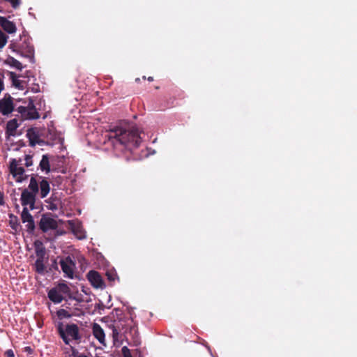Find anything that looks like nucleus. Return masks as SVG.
<instances>
[{"instance_id": "f257e3e1", "label": "nucleus", "mask_w": 357, "mask_h": 357, "mask_svg": "<svg viewBox=\"0 0 357 357\" xmlns=\"http://www.w3.org/2000/svg\"><path fill=\"white\" fill-rule=\"evenodd\" d=\"M105 137L111 141L112 144H120L129 150L136 149L142 142L139 130L135 127H114L107 131Z\"/></svg>"}, {"instance_id": "f03ea898", "label": "nucleus", "mask_w": 357, "mask_h": 357, "mask_svg": "<svg viewBox=\"0 0 357 357\" xmlns=\"http://www.w3.org/2000/svg\"><path fill=\"white\" fill-rule=\"evenodd\" d=\"M39 192L38 181L36 176H31L28 188H24L21 192V204L23 208L33 210L36 208V195Z\"/></svg>"}, {"instance_id": "7ed1b4c3", "label": "nucleus", "mask_w": 357, "mask_h": 357, "mask_svg": "<svg viewBox=\"0 0 357 357\" xmlns=\"http://www.w3.org/2000/svg\"><path fill=\"white\" fill-rule=\"evenodd\" d=\"M57 331L61 337L66 344L70 343V339L68 337H71L73 340H75V341H77V340H80L81 338L79 328L76 324L74 323L68 324L65 331L61 325L58 326Z\"/></svg>"}, {"instance_id": "20e7f679", "label": "nucleus", "mask_w": 357, "mask_h": 357, "mask_svg": "<svg viewBox=\"0 0 357 357\" xmlns=\"http://www.w3.org/2000/svg\"><path fill=\"white\" fill-rule=\"evenodd\" d=\"M17 112L21 114V117L24 119H36L40 118V114L36 109L33 101L30 100L26 107H19Z\"/></svg>"}, {"instance_id": "39448f33", "label": "nucleus", "mask_w": 357, "mask_h": 357, "mask_svg": "<svg viewBox=\"0 0 357 357\" xmlns=\"http://www.w3.org/2000/svg\"><path fill=\"white\" fill-rule=\"evenodd\" d=\"M128 320L126 319H119L118 321H114V323L111 324L109 327L112 329V336L113 338L114 342H118L120 339L121 333H127L128 328L126 327L128 324Z\"/></svg>"}, {"instance_id": "423d86ee", "label": "nucleus", "mask_w": 357, "mask_h": 357, "mask_svg": "<svg viewBox=\"0 0 357 357\" xmlns=\"http://www.w3.org/2000/svg\"><path fill=\"white\" fill-rule=\"evenodd\" d=\"M59 264L61 266V270L65 275L70 279L74 278L75 269L76 268V264L71 257L69 255L66 257L61 258L59 261Z\"/></svg>"}, {"instance_id": "0eeeda50", "label": "nucleus", "mask_w": 357, "mask_h": 357, "mask_svg": "<svg viewBox=\"0 0 357 357\" xmlns=\"http://www.w3.org/2000/svg\"><path fill=\"white\" fill-rule=\"evenodd\" d=\"M58 227V222L51 213H45L39 221V229L43 232H47L50 229H55Z\"/></svg>"}, {"instance_id": "6e6552de", "label": "nucleus", "mask_w": 357, "mask_h": 357, "mask_svg": "<svg viewBox=\"0 0 357 357\" xmlns=\"http://www.w3.org/2000/svg\"><path fill=\"white\" fill-rule=\"evenodd\" d=\"M10 172L15 180L18 183L25 181L28 177V175L25 174L24 167H19L15 160H13L10 165Z\"/></svg>"}, {"instance_id": "1a4fd4ad", "label": "nucleus", "mask_w": 357, "mask_h": 357, "mask_svg": "<svg viewBox=\"0 0 357 357\" xmlns=\"http://www.w3.org/2000/svg\"><path fill=\"white\" fill-rule=\"evenodd\" d=\"M30 208H23L21 213V220L23 223H26V231L29 234L33 233L36 229V224L33 220V218L29 213Z\"/></svg>"}, {"instance_id": "9d476101", "label": "nucleus", "mask_w": 357, "mask_h": 357, "mask_svg": "<svg viewBox=\"0 0 357 357\" xmlns=\"http://www.w3.org/2000/svg\"><path fill=\"white\" fill-rule=\"evenodd\" d=\"M86 276L87 279L90 282V284L93 287L104 288L105 287L102 275L98 271L91 270L89 271Z\"/></svg>"}, {"instance_id": "9b49d317", "label": "nucleus", "mask_w": 357, "mask_h": 357, "mask_svg": "<svg viewBox=\"0 0 357 357\" xmlns=\"http://www.w3.org/2000/svg\"><path fill=\"white\" fill-rule=\"evenodd\" d=\"M14 109L13 98L9 93H6L3 98H1V114L8 115Z\"/></svg>"}, {"instance_id": "f8f14e48", "label": "nucleus", "mask_w": 357, "mask_h": 357, "mask_svg": "<svg viewBox=\"0 0 357 357\" xmlns=\"http://www.w3.org/2000/svg\"><path fill=\"white\" fill-rule=\"evenodd\" d=\"M20 49L23 55L29 57L31 60L33 59L35 50L33 45L29 39L22 42Z\"/></svg>"}, {"instance_id": "ddd939ff", "label": "nucleus", "mask_w": 357, "mask_h": 357, "mask_svg": "<svg viewBox=\"0 0 357 357\" xmlns=\"http://www.w3.org/2000/svg\"><path fill=\"white\" fill-rule=\"evenodd\" d=\"M1 29H3L7 34H15L17 32V25L13 21L8 20L4 16H1Z\"/></svg>"}, {"instance_id": "4468645a", "label": "nucleus", "mask_w": 357, "mask_h": 357, "mask_svg": "<svg viewBox=\"0 0 357 357\" xmlns=\"http://www.w3.org/2000/svg\"><path fill=\"white\" fill-rule=\"evenodd\" d=\"M92 332L93 336L98 342L102 345H106L105 333L98 323L94 322L92 325Z\"/></svg>"}, {"instance_id": "2eb2a0df", "label": "nucleus", "mask_w": 357, "mask_h": 357, "mask_svg": "<svg viewBox=\"0 0 357 357\" xmlns=\"http://www.w3.org/2000/svg\"><path fill=\"white\" fill-rule=\"evenodd\" d=\"M48 297L54 303H59L63 300L57 286L48 291Z\"/></svg>"}, {"instance_id": "dca6fc26", "label": "nucleus", "mask_w": 357, "mask_h": 357, "mask_svg": "<svg viewBox=\"0 0 357 357\" xmlns=\"http://www.w3.org/2000/svg\"><path fill=\"white\" fill-rule=\"evenodd\" d=\"M39 184V195L41 198L46 197L50 190L49 182L46 178H43L41 181L38 182Z\"/></svg>"}, {"instance_id": "f3484780", "label": "nucleus", "mask_w": 357, "mask_h": 357, "mask_svg": "<svg viewBox=\"0 0 357 357\" xmlns=\"http://www.w3.org/2000/svg\"><path fill=\"white\" fill-rule=\"evenodd\" d=\"M35 254L36 255L37 259H44L45 255V248L43 243L40 240H36L34 242Z\"/></svg>"}, {"instance_id": "a211bd4d", "label": "nucleus", "mask_w": 357, "mask_h": 357, "mask_svg": "<svg viewBox=\"0 0 357 357\" xmlns=\"http://www.w3.org/2000/svg\"><path fill=\"white\" fill-rule=\"evenodd\" d=\"M39 167L41 171L45 172L46 173H49L50 172L49 155L45 154L42 156V159L39 162Z\"/></svg>"}, {"instance_id": "6ab92c4d", "label": "nucleus", "mask_w": 357, "mask_h": 357, "mask_svg": "<svg viewBox=\"0 0 357 357\" xmlns=\"http://www.w3.org/2000/svg\"><path fill=\"white\" fill-rule=\"evenodd\" d=\"M17 126V119L10 120L6 125V134L8 135H15Z\"/></svg>"}, {"instance_id": "aec40b11", "label": "nucleus", "mask_w": 357, "mask_h": 357, "mask_svg": "<svg viewBox=\"0 0 357 357\" xmlns=\"http://www.w3.org/2000/svg\"><path fill=\"white\" fill-rule=\"evenodd\" d=\"M4 62L6 63H7V65H9L12 67L17 68V69H22V68L21 62L13 59V57H12V56L7 57Z\"/></svg>"}, {"instance_id": "412c9836", "label": "nucleus", "mask_w": 357, "mask_h": 357, "mask_svg": "<svg viewBox=\"0 0 357 357\" xmlns=\"http://www.w3.org/2000/svg\"><path fill=\"white\" fill-rule=\"evenodd\" d=\"M45 266L44 265V259H37L35 261V270L39 274H43Z\"/></svg>"}, {"instance_id": "4be33fe9", "label": "nucleus", "mask_w": 357, "mask_h": 357, "mask_svg": "<svg viewBox=\"0 0 357 357\" xmlns=\"http://www.w3.org/2000/svg\"><path fill=\"white\" fill-rule=\"evenodd\" d=\"M26 135L30 140L31 145L33 146L36 145V144L40 143L38 135H36L34 131H31L29 130Z\"/></svg>"}, {"instance_id": "5701e85b", "label": "nucleus", "mask_w": 357, "mask_h": 357, "mask_svg": "<svg viewBox=\"0 0 357 357\" xmlns=\"http://www.w3.org/2000/svg\"><path fill=\"white\" fill-rule=\"evenodd\" d=\"M71 229L73 232L76 234L78 238L82 239L84 238V236L82 232V229L79 227V225H71Z\"/></svg>"}, {"instance_id": "b1692460", "label": "nucleus", "mask_w": 357, "mask_h": 357, "mask_svg": "<svg viewBox=\"0 0 357 357\" xmlns=\"http://www.w3.org/2000/svg\"><path fill=\"white\" fill-rule=\"evenodd\" d=\"M57 288L59 291H60L61 294H66V295H70V289L68 287V286L65 283H60L57 284Z\"/></svg>"}, {"instance_id": "393cba45", "label": "nucleus", "mask_w": 357, "mask_h": 357, "mask_svg": "<svg viewBox=\"0 0 357 357\" xmlns=\"http://www.w3.org/2000/svg\"><path fill=\"white\" fill-rule=\"evenodd\" d=\"M7 74L12 80L13 86L16 87H20L21 82L17 78L16 73L13 72L7 71Z\"/></svg>"}, {"instance_id": "a878e982", "label": "nucleus", "mask_w": 357, "mask_h": 357, "mask_svg": "<svg viewBox=\"0 0 357 357\" xmlns=\"http://www.w3.org/2000/svg\"><path fill=\"white\" fill-rule=\"evenodd\" d=\"M57 316L60 319L72 317V314H70V313L68 312L67 310H63V308H61V310L57 311Z\"/></svg>"}, {"instance_id": "bb28decb", "label": "nucleus", "mask_w": 357, "mask_h": 357, "mask_svg": "<svg viewBox=\"0 0 357 357\" xmlns=\"http://www.w3.org/2000/svg\"><path fill=\"white\" fill-rule=\"evenodd\" d=\"M5 2L10 3L13 9H17L22 4V0H3Z\"/></svg>"}, {"instance_id": "cd10ccee", "label": "nucleus", "mask_w": 357, "mask_h": 357, "mask_svg": "<svg viewBox=\"0 0 357 357\" xmlns=\"http://www.w3.org/2000/svg\"><path fill=\"white\" fill-rule=\"evenodd\" d=\"M106 275H107V280L111 282L115 281L116 276H117L116 272H115L114 271H107L106 272Z\"/></svg>"}, {"instance_id": "c85d7f7f", "label": "nucleus", "mask_w": 357, "mask_h": 357, "mask_svg": "<svg viewBox=\"0 0 357 357\" xmlns=\"http://www.w3.org/2000/svg\"><path fill=\"white\" fill-rule=\"evenodd\" d=\"M25 166L29 167L33 165V156L31 155H25Z\"/></svg>"}, {"instance_id": "c756f323", "label": "nucleus", "mask_w": 357, "mask_h": 357, "mask_svg": "<svg viewBox=\"0 0 357 357\" xmlns=\"http://www.w3.org/2000/svg\"><path fill=\"white\" fill-rule=\"evenodd\" d=\"M121 351L123 355V357H132L130 354V349H128L127 347H123L121 349Z\"/></svg>"}, {"instance_id": "7c9ffc66", "label": "nucleus", "mask_w": 357, "mask_h": 357, "mask_svg": "<svg viewBox=\"0 0 357 357\" xmlns=\"http://www.w3.org/2000/svg\"><path fill=\"white\" fill-rule=\"evenodd\" d=\"M8 39V35L1 32V47H3L7 44Z\"/></svg>"}, {"instance_id": "2f4dec72", "label": "nucleus", "mask_w": 357, "mask_h": 357, "mask_svg": "<svg viewBox=\"0 0 357 357\" xmlns=\"http://www.w3.org/2000/svg\"><path fill=\"white\" fill-rule=\"evenodd\" d=\"M4 355L6 357H15V354L13 349H7L4 353Z\"/></svg>"}, {"instance_id": "473e14b6", "label": "nucleus", "mask_w": 357, "mask_h": 357, "mask_svg": "<svg viewBox=\"0 0 357 357\" xmlns=\"http://www.w3.org/2000/svg\"><path fill=\"white\" fill-rule=\"evenodd\" d=\"M24 349H25V352H26L29 354L33 353V349L31 348V347H26Z\"/></svg>"}, {"instance_id": "72a5a7b5", "label": "nucleus", "mask_w": 357, "mask_h": 357, "mask_svg": "<svg viewBox=\"0 0 357 357\" xmlns=\"http://www.w3.org/2000/svg\"><path fill=\"white\" fill-rule=\"evenodd\" d=\"M17 227H18V224L16 223V224H14L12 225V228L17 230Z\"/></svg>"}, {"instance_id": "f704fd0d", "label": "nucleus", "mask_w": 357, "mask_h": 357, "mask_svg": "<svg viewBox=\"0 0 357 357\" xmlns=\"http://www.w3.org/2000/svg\"><path fill=\"white\" fill-rule=\"evenodd\" d=\"M77 357H89V356L84 354H79Z\"/></svg>"}, {"instance_id": "c9c22d12", "label": "nucleus", "mask_w": 357, "mask_h": 357, "mask_svg": "<svg viewBox=\"0 0 357 357\" xmlns=\"http://www.w3.org/2000/svg\"><path fill=\"white\" fill-rule=\"evenodd\" d=\"M148 81L152 82L153 81V77H148Z\"/></svg>"}, {"instance_id": "e433bc0d", "label": "nucleus", "mask_w": 357, "mask_h": 357, "mask_svg": "<svg viewBox=\"0 0 357 357\" xmlns=\"http://www.w3.org/2000/svg\"><path fill=\"white\" fill-rule=\"evenodd\" d=\"M1 90H3V83L1 82Z\"/></svg>"}, {"instance_id": "4c0bfd02", "label": "nucleus", "mask_w": 357, "mask_h": 357, "mask_svg": "<svg viewBox=\"0 0 357 357\" xmlns=\"http://www.w3.org/2000/svg\"><path fill=\"white\" fill-rule=\"evenodd\" d=\"M135 328L134 327H130V331H132V329H134Z\"/></svg>"}, {"instance_id": "58836bf2", "label": "nucleus", "mask_w": 357, "mask_h": 357, "mask_svg": "<svg viewBox=\"0 0 357 357\" xmlns=\"http://www.w3.org/2000/svg\"><path fill=\"white\" fill-rule=\"evenodd\" d=\"M77 353H78V352H77V351H73V355H75V354H77Z\"/></svg>"}, {"instance_id": "ea45409f", "label": "nucleus", "mask_w": 357, "mask_h": 357, "mask_svg": "<svg viewBox=\"0 0 357 357\" xmlns=\"http://www.w3.org/2000/svg\"><path fill=\"white\" fill-rule=\"evenodd\" d=\"M1 204H3V198H1Z\"/></svg>"}, {"instance_id": "a19ab883", "label": "nucleus", "mask_w": 357, "mask_h": 357, "mask_svg": "<svg viewBox=\"0 0 357 357\" xmlns=\"http://www.w3.org/2000/svg\"><path fill=\"white\" fill-rule=\"evenodd\" d=\"M95 357H100V356H98V355H96Z\"/></svg>"}]
</instances>
